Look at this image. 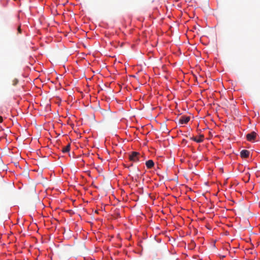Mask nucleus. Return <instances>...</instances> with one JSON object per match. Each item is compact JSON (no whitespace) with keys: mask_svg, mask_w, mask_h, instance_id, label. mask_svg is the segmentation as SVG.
Returning <instances> with one entry per match:
<instances>
[{"mask_svg":"<svg viewBox=\"0 0 260 260\" xmlns=\"http://www.w3.org/2000/svg\"><path fill=\"white\" fill-rule=\"evenodd\" d=\"M190 245L191 248H193L196 246V243L193 240H191L190 243Z\"/></svg>","mask_w":260,"mask_h":260,"instance_id":"obj_8","label":"nucleus"},{"mask_svg":"<svg viewBox=\"0 0 260 260\" xmlns=\"http://www.w3.org/2000/svg\"><path fill=\"white\" fill-rule=\"evenodd\" d=\"M256 136V133L252 132L251 133L248 134L246 135V139L249 141H252L255 140Z\"/></svg>","mask_w":260,"mask_h":260,"instance_id":"obj_2","label":"nucleus"},{"mask_svg":"<svg viewBox=\"0 0 260 260\" xmlns=\"http://www.w3.org/2000/svg\"><path fill=\"white\" fill-rule=\"evenodd\" d=\"M70 144H68L66 147H63L62 150L63 153L69 152L70 150Z\"/></svg>","mask_w":260,"mask_h":260,"instance_id":"obj_7","label":"nucleus"},{"mask_svg":"<svg viewBox=\"0 0 260 260\" xmlns=\"http://www.w3.org/2000/svg\"><path fill=\"white\" fill-rule=\"evenodd\" d=\"M12 84L14 86H15L17 85V84L18 83V80L17 79H14L13 81H12Z\"/></svg>","mask_w":260,"mask_h":260,"instance_id":"obj_9","label":"nucleus"},{"mask_svg":"<svg viewBox=\"0 0 260 260\" xmlns=\"http://www.w3.org/2000/svg\"><path fill=\"white\" fill-rule=\"evenodd\" d=\"M18 31L19 32V33H21V30L20 26H19L18 27Z\"/></svg>","mask_w":260,"mask_h":260,"instance_id":"obj_10","label":"nucleus"},{"mask_svg":"<svg viewBox=\"0 0 260 260\" xmlns=\"http://www.w3.org/2000/svg\"><path fill=\"white\" fill-rule=\"evenodd\" d=\"M154 162L152 160H148L146 162V166L148 169H151L154 166Z\"/></svg>","mask_w":260,"mask_h":260,"instance_id":"obj_6","label":"nucleus"},{"mask_svg":"<svg viewBox=\"0 0 260 260\" xmlns=\"http://www.w3.org/2000/svg\"><path fill=\"white\" fill-rule=\"evenodd\" d=\"M203 138H204V136L202 135H201L200 136L199 138H197L196 137H192V138H191V139L197 143H201L203 141Z\"/></svg>","mask_w":260,"mask_h":260,"instance_id":"obj_5","label":"nucleus"},{"mask_svg":"<svg viewBox=\"0 0 260 260\" xmlns=\"http://www.w3.org/2000/svg\"><path fill=\"white\" fill-rule=\"evenodd\" d=\"M249 151L247 150H242L240 152V155L242 158H247L249 155Z\"/></svg>","mask_w":260,"mask_h":260,"instance_id":"obj_4","label":"nucleus"},{"mask_svg":"<svg viewBox=\"0 0 260 260\" xmlns=\"http://www.w3.org/2000/svg\"><path fill=\"white\" fill-rule=\"evenodd\" d=\"M140 154L139 152L133 151L129 155V159L131 161L137 162L139 161Z\"/></svg>","mask_w":260,"mask_h":260,"instance_id":"obj_1","label":"nucleus"},{"mask_svg":"<svg viewBox=\"0 0 260 260\" xmlns=\"http://www.w3.org/2000/svg\"><path fill=\"white\" fill-rule=\"evenodd\" d=\"M189 120L190 117L189 116H182L179 119V122L181 124H186Z\"/></svg>","mask_w":260,"mask_h":260,"instance_id":"obj_3","label":"nucleus"},{"mask_svg":"<svg viewBox=\"0 0 260 260\" xmlns=\"http://www.w3.org/2000/svg\"><path fill=\"white\" fill-rule=\"evenodd\" d=\"M3 120V118L2 116H0V122H2Z\"/></svg>","mask_w":260,"mask_h":260,"instance_id":"obj_11","label":"nucleus"}]
</instances>
